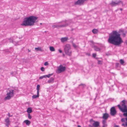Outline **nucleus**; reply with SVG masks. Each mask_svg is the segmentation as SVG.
Returning a JSON list of instances; mask_svg holds the SVG:
<instances>
[{
    "label": "nucleus",
    "mask_w": 127,
    "mask_h": 127,
    "mask_svg": "<svg viewBox=\"0 0 127 127\" xmlns=\"http://www.w3.org/2000/svg\"><path fill=\"white\" fill-rule=\"evenodd\" d=\"M118 33L116 31H113L109 35L108 39V42L115 45L119 46L123 42L122 39L120 37V35L123 37L126 36V32H124V30H120Z\"/></svg>",
    "instance_id": "f257e3e1"
},
{
    "label": "nucleus",
    "mask_w": 127,
    "mask_h": 127,
    "mask_svg": "<svg viewBox=\"0 0 127 127\" xmlns=\"http://www.w3.org/2000/svg\"><path fill=\"white\" fill-rule=\"evenodd\" d=\"M38 17L34 16H30L25 18L21 25L23 26H32L34 25V23L37 22L36 20Z\"/></svg>",
    "instance_id": "f03ea898"
},
{
    "label": "nucleus",
    "mask_w": 127,
    "mask_h": 127,
    "mask_svg": "<svg viewBox=\"0 0 127 127\" xmlns=\"http://www.w3.org/2000/svg\"><path fill=\"white\" fill-rule=\"evenodd\" d=\"M64 51L65 54L69 56H71L72 54L71 46L69 44H67L65 46Z\"/></svg>",
    "instance_id": "7ed1b4c3"
},
{
    "label": "nucleus",
    "mask_w": 127,
    "mask_h": 127,
    "mask_svg": "<svg viewBox=\"0 0 127 127\" xmlns=\"http://www.w3.org/2000/svg\"><path fill=\"white\" fill-rule=\"evenodd\" d=\"M15 94L13 92V91L10 89L9 90V92H7L6 94L7 96L5 97L4 100H9Z\"/></svg>",
    "instance_id": "20e7f679"
},
{
    "label": "nucleus",
    "mask_w": 127,
    "mask_h": 127,
    "mask_svg": "<svg viewBox=\"0 0 127 127\" xmlns=\"http://www.w3.org/2000/svg\"><path fill=\"white\" fill-rule=\"evenodd\" d=\"M66 67L65 66H63L62 65H61L58 67L57 73H60L64 71L65 70Z\"/></svg>",
    "instance_id": "39448f33"
},
{
    "label": "nucleus",
    "mask_w": 127,
    "mask_h": 127,
    "mask_svg": "<svg viewBox=\"0 0 127 127\" xmlns=\"http://www.w3.org/2000/svg\"><path fill=\"white\" fill-rule=\"evenodd\" d=\"M86 0H78L77 1H75L74 4L75 5H83L84 2Z\"/></svg>",
    "instance_id": "423d86ee"
},
{
    "label": "nucleus",
    "mask_w": 127,
    "mask_h": 127,
    "mask_svg": "<svg viewBox=\"0 0 127 127\" xmlns=\"http://www.w3.org/2000/svg\"><path fill=\"white\" fill-rule=\"evenodd\" d=\"M117 111L114 107H111L110 109V114L112 116H115L116 114Z\"/></svg>",
    "instance_id": "0eeeda50"
},
{
    "label": "nucleus",
    "mask_w": 127,
    "mask_h": 127,
    "mask_svg": "<svg viewBox=\"0 0 127 127\" xmlns=\"http://www.w3.org/2000/svg\"><path fill=\"white\" fill-rule=\"evenodd\" d=\"M89 42L90 43L91 45H92V47H93L95 50L98 51L100 50V49L99 48L94 45V43L93 41H90Z\"/></svg>",
    "instance_id": "6e6552de"
},
{
    "label": "nucleus",
    "mask_w": 127,
    "mask_h": 127,
    "mask_svg": "<svg viewBox=\"0 0 127 127\" xmlns=\"http://www.w3.org/2000/svg\"><path fill=\"white\" fill-rule=\"evenodd\" d=\"M94 122L93 123L92 127H98L99 126L100 123L98 121H94Z\"/></svg>",
    "instance_id": "1a4fd4ad"
},
{
    "label": "nucleus",
    "mask_w": 127,
    "mask_h": 127,
    "mask_svg": "<svg viewBox=\"0 0 127 127\" xmlns=\"http://www.w3.org/2000/svg\"><path fill=\"white\" fill-rule=\"evenodd\" d=\"M63 21L65 23V24H64L59 25V28L64 27H67L69 24H70V22L69 23H67V21L66 20H65V21Z\"/></svg>",
    "instance_id": "9d476101"
},
{
    "label": "nucleus",
    "mask_w": 127,
    "mask_h": 127,
    "mask_svg": "<svg viewBox=\"0 0 127 127\" xmlns=\"http://www.w3.org/2000/svg\"><path fill=\"white\" fill-rule=\"evenodd\" d=\"M120 3H121L123 4V2L121 1L120 0L117 2H116L114 1H112L111 3V4L114 6H115L119 4Z\"/></svg>",
    "instance_id": "9b49d317"
},
{
    "label": "nucleus",
    "mask_w": 127,
    "mask_h": 127,
    "mask_svg": "<svg viewBox=\"0 0 127 127\" xmlns=\"http://www.w3.org/2000/svg\"><path fill=\"white\" fill-rule=\"evenodd\" d=\"M5 125L6 126L8 127L9 125L10 124V122L9 120V118H7L5 119Z\"/></svg>",
    "instance_id": "f8f14e48"
},
{
    "label": "nucleus",
    "mask_w": 127,
    "mask_h": 127,
    "mask_svg": "<svg viewBox=\"0 0 127 127\" xmlns=\"http://www.w3.org/2000/svg\"><path fill=\"white\" fill-rule=\"evenodd\" d=\"M109 117V115L107 113L103 114L102 118L104 120L107 119Z\"/></svg>",
    "instance_id": "ddd939ff"
},
{
    "label": "nucleus",
    "mask_w": 127,
    "mask_h": 127,
    "mask_svg": "<svg viewBox=\"0 0 127 127\" xmlns=\"http://www.w3.org/2000/svg\"><path fill=\"white\" fill-rule=\"evenodd\" d=\"M54 78L53 77H51L48 81V83H52L54 82Z\"/></svg>",
    "instance_id": "4468645a"
},
{
    "label": "nucleus",
    "mask_w": 127,
    "mask_h": 127,
    "mask_svg": "<svg viewBox=\"0 0 127 127\" xmlns=\"http://www.w3.org/2000/svg\"><path fill=\"white\" fill-rule=\"evenodd\" d=\"M68 39V38L67 37H64L62 38L61 39V41L62 42H64L66 41Z\"/></svg>",
    "instance_id": "2eb2a0df"
},
{
    "label": "nucleus",
    "mask_w": 127,
    "mask_h": 127,
    "mask_svg": "<svg viewBox=\"0 0 127 127\" xmlns=\"http://www.w3.org/2000/svg\"><path fill=\"white\" fill-rule=\"evenodd\" d=\"M102 123L103 125L102 127H105L107 126V124L106 123V121L105 120H102Z\"/></svg>",
    "instance_id": "dca6fc26"
},
{
    "label": "nucleus",
    "mask_w": 127,
    "mask_h": 127,
    "mask_svg": "<svg viewBox=\"0 0 127 127\" xmlns=\"http://www.w3.org/2000/svg\"><path fill=\"white\" fill-rule=\"evenodd\" d=\"M35 49L37 51H40L41 52H43V50L40 47L35 48Z\"/></svg>",
    "instance_id": "f3484780"
},
{
    "label": "nucleus",
    "mask_w": 127,
    "mask_h": 127,
    "mask_svg": "<svg viewBox=\"0 0 127 127\" xmlns=\"http://www.w3.org/2000/svg\"><path fill=\"white\" fill-rule=\"evenodd\" d=\"M27 111L28 113H30L32 112V110L31 108L29 107L27 108Z\"/></svg>",
    "instance_id": "a211bd4d"
},
{
    "label": "nucleus",
    "mask_w": 127,
    "mask_h": 127,
    "mask_svg": "<svg viewBox=\"0 0 127 127\" xmlns=\"http://www.w3.org/2000/svg\"><path fill=\"white\" fill-rule=\"evenodd\" d=\"M37 93V95H34L32 96V98L33 99L36 98L37 97H38L39 96V93Z\"/></svg>",
    "instance_id": "6ab92c4d"
},
{
    "label": "nucleus",
    "mask_w": 127,
    "mask_h": 127,
    "mask_svg": "<svg viewBox=\"0 0 127 127\" xmlns=\"http://www.w3.org/2000/svg\"><path fill=\"white\" fill-rule=\"evenodd\" d=\"M24 122L27 125H29L31 123L30 121L28 120H26L24 121Z\"/></svg>",
    "instance_id": "aec40b11"
},
{
    "label": "nucleus",
    "mask_w": 127,
    "mask_h": 127,
    "mask_svg": "<svg viewBox=\"0 0 127 127\" xmlns=\"http://www.w3.org/2000/svg\"><path fill=\"white\" fill-rule=\"evenodd\" d=\"M92 32L94 34H96L98 32V31L96 29H94L92 30Z\"/></svg>",
    "instance_id": "412c9836"
},
{
    "label": "nucleus",
    "mask_w": 127,
    "mask_h": 127,
    "mask_svg": "<svg viewBox=\"0 0 127 127\" xmlns=\"http://www.w3.org/2000/svg\"><path fill=\"white\" fill-rule=\"evenodd\" d=\"M50 50L51 51H55V49L52 46H50L49 47Z\"/></svg>",
    "instance_id": "4be33fe9"
},
{
    "label": "nucleus",
    "mask_w": 127,
    "mask_h": 127,
    "mask_svg": "<svg viewBox=\"0 0 127 127\" xmlns=\"http://www.w3.org/2000/svg\"><path fill=\"white\" fill-rule=\"evenodd\" d=\"M13 89H11V90H12L13 91V92H14V93H15L17 91L18 92V89L17 88L15 87L14 88H13Z\"/></svg>",
    "instance_id": "5701e85b"
},
{
    "label": "nucleus",
    "mask_w": 127,
    "mask_h": 127,
    "mask_svg": "<svg viewBox=\"0 0 127 127\" xmlns=\"http://www.w3.org/2000/svg\"><path fill=\"white\" fill-rule=\"evenodd\" d=\"M40 87V86L39 85H38L37 86L36 90H37V93H39V88Z\"/></svg>",
    "instance_id": "b1692460"
},
{
    "label": "nucleus",
    "mask_w": 127,
    "mask_h": 127,
    "mask_svg": "<svg viewBox=\"0 0 127 127\" xmlns=\"http://www.w3.org/2000/svg\"><path fill=\"white\" fill-rule=\"evenodd\" d=\"M120 62L122 65H123L124 63V60L123 59H121L120 60Z\"/></svg>",
    "instance_id": "393cba45"
},
{
    "label": "nucleus",
    "mask_w": 127,
    "mask_h": 127,
    "mask_svg": "<svg viewBox=\"0 0 127 127\" xmlns=\"http://www.w3.org/2000/svg\"><path fill=\"white\" fill-rule=\"evenodd\" d=\"M96 56V54L95 53H93L92 54L93 57L94 58H95L96 59H97V58H95Z\"/></svg>",
    "instance_id": "a878e982"
},
{
    "label": "nucleus",
    "mask_w": 127,
    "mask_h": 127,
    "mask_svg": "<svg viewBox=\"0 0 127 127\" xmlns=\"http://www.w3.org/2000/svg\"><path fill=\"white\" fill-rule=\"evenodd\" d=\"M59 25H53L52 26V27L53 28H59Z\"/></svg>",
    "instance_id": "bb28decb"
},
{
    "label": "nucleus",
    "mask_w": 127,
    "mask_h": 127,
    "mask_svg": "<svg viewBox=\"0 0 127 127\" xmlns=\"http://www.w3.org/2000/svg\"><path fill=\"white\" fill-rule=\"evenodd\" d=\"M46 75H44L42 76H40L39 78V79H42L43 78H46Z\"/></svg>",
    "instance_id": "cd10ccee"
},
{
    "label": "nucleus",
    "mask_w": 127,
    "mask_h": 127,
    "mask_svg": "<svg viewBox=\"0 0 127 127\" xmlns=\"http://www.w3.org/2000/svg\"><path fill=\"white\" fill-rule=\"evenodd\" d=\"M102 64V62L101 61L98 60V64Z\"/></svg>",
    "instance_id": "c85d7f7f"
},
{
    "label": "nucleus",
    "mask_w": 127,
    "mask_h": 127,
    "mask_svg": "<svg viewBox=\"0 0 127 127\" xmlns=\"http://www.w3.org/2000/svg\"><path fill=\"white\" fill-rule=\"evenodd\" d=\"M28 118L29 119H31L32 117H31V116L30 113H28Z\"/></svg>",
    "instance_id": "c756f323"
},
{
    "label": "nucleus",
    "mask_w": 127,
    "mask_h": 127,
    "mask_svg": "<svg viewBox=\"0 0 127 127\" xmlns=\"http://www.w3.org/2000/svg\"><path fill=\"white\" fill-rule=\"evenodd\" d=\"M79 86H82V88H83L85 86V85L84 84H81L79 85Z\"/></svg>",
    "instance_id": "7c9ffc66"
},
{
    "label": "nucleus",
    "mask_w": 127,
    "mask_h": 127,
    "mask_svg": "<svg viewBox=\"0 0 127 127\" xmlns=\"http://www.w3.org/2000/svg\"><path fill=\"white\" fill-rule=\"evenodd\" d=\"M40 69L43 72L44 71L45 68L44 67H42Z\"/></svg>",
    "instance_id": "2f4dec72"
},
{
    "label": "nucleus",
    "mask_w": 127,
    "mask_h": 127,
    "mask_svg": "<svg viewBox=\"0 0 127 127\" xmlns=\"http://www.w3.org/2000/svg\"><path fill=\"white\" fill-rule=\"evenodd\" d=\"M72 45L75 48H76L77 47V46L75 44L73 43H72Z\"/></svg>",
    "instance_id": "473e14b6"
},
{
    "label": "nucleus",
    "mask_w": 127,
    "mask_h": 127,
    "mask_svg": "<svg viewBox=\"0 0 127 127\" xmlns=\"http://www.w3.org/2000/svg\"><path fill=\"white\" fill-rule=\"evenodd\" d=\"M9 40L10 42L14 43V41H13V40L12 39H9Z\"/></svg>",
    "instance_id": "72a5a7b5"
},
{
    "label": "nucleus",
    "mask_w": 127,
    "mask_h": 127,
    "mask_svg": "<svg viewBox=\"0 0 127 127\" xmlns=\"http://www.w3.org/2000/svg\"><path fill=\"white\" fill-rule=\"evenodd\" d=\"M44 64L46 66L47 65H48L49 64L48 63V62H45L44 63Z\"/></svg>",
    "instance_id": "f704fd0d"
},
{
    "label": "nucleus",
    "mask_w": 127,
    "mask_h": 127,
    "mask_svg": "<svg viewBox=\"0 0 127 127\" xmlns=\"http://www.w3.org/2000/svg\"><path fill=\"white\" fill-rule=\"evenodd\" d=\"M23 62L25 63H26L28 62V61L26 59H24L23 60Z\"/></svg>",
    "instance_id": "c9c22d12"
},
{
    "label": "nucleus",
    "mask_w": 127,
    "mask_h": 127,
    "mask_svg": "<svg viewBox=\"0 0 127 127\" xmlns=\"http://www.w3.org/2000/svg\"><path fill=\"white\" fill-rule=\"evenodd\" d=\"M119 65V64L118 63H116V65L117 67H118Z\"/></svg>",
    "instance_id": "e433bc0d"
},
{
    "label": "nucleus",
    "mask_w": 127,
    "mask_h": 127,
    "mask_svg": "<svg viewBox=\"0 0 127 127\" xmlns=\"http://www.w3.org/2000/svg\"><path fill=\"white\" fill-rule=\"evenodd\" d=\"M14 72H12L11 73V74L12 75V76H14Z\"/></svg>",
    "instance_id": "4c0bfd02"
},
{
    "label": "nucleus",
    "mask_w": 127,
    "mask_h": 127,
    "mask_svg": "<svg viewBox=\"0 0 127 127\" xmlns=\"http://www.w3.org/2000/svg\"><path fill=\"white\" fill-rule=\"evenodd\" d=\"M113 127H119V125H114Z\"/></svg>",
    "instance_id": "58836bf2"
},
{
    "label": "nucleus",
    "mask_w": 127,
    "mask_h": 127,
    "mask_svg": "<svg viewBox=\"0 0 127 127\" xmlns=\"http://www.w3.org/2000/svg\"><path fill=\"white\" fill-rule=\"evenodd\" d=\"M58 51H59L60 53H62V51L60 49H59Z\"/></svg>",
    "instance_id": "ea45409f"
},
{
    "label": "nucleus",
    "mask_w": 127,
    "mask_h": 127,
    "mask_svg": "<svg viewBox=\"0 0 127 127\" xmlns=\"http://www.w3.org/2000/svg\"><path fill=\"white\" fill-rule=\"evenodd\" d=\"M106 54L107 56H109L110 55V54L108 53H106Z\"/></svg>",
    "instance_id": "a19ab883"
},
{
    "label": "nucleus",
    "mask_w": 127,
    "mask_h": 127,
    "mask_svg": "<svg viewBox=\"0 0 127 127\" xmlns=\"http://www.w3.org/2000/svg\"><path fill=\"white\" fill-rule=\"evenodd\" d=\"M46 77H47L48 78H49L50 77V75H49V74L48 75H46Z\"/></svg>",
    "instance_id": "79ce46f5"
},
{
    "label": "nucleus",
    "mask_w": 127,
    "mask_h": 127,
    "mask_svg": "<svg viewBox=\"0 0 127 127\" xmlns=\"http://www.w3.org/2000/svg\"><path fill=\"white\" fill-rule=\"evenodd\" d=\"M94 121H93V119H91L90 120V122H93V121L94 122Z\"/></svg>",
    "instance_id": "37998d69"
},
{
    "label": "nucleus",
    "mask_w": 127,
    "mask_h": 127,
    "mask_svg": "<svg viewBox=\"0 0 127 127\" xmlns=\"http://www.w3.org/2000/svg\"><path fill=\"white\" fill-rule=\"evenodd\" d=\"M8 116L9 117H11V116H11L10 115V114L9 113H8Z\"/></svg>",
    "instance_id": "c03bdc74"
},
{
    "label": "nucleus",
    "mask_w": 127,
    "mask_h": 127,
    "mask_svg": "<svg viewBox=\"0 0 127 127\" xmlns=\"http://www.w3.org/2000/svg\"><path fill=\"white\" fill-rule=\"evenodd\" d=\"M53 74V73H52V74H49V75H50V76H52V75Z\"/></svg>",
    "instance_id": "a18cd8bd"
},
{
    "label": "nucleus",
    "mask_w": 127,
    "mask_h": 127,
    "mask_svg": "<svg viewBox=\"0 0 127 127\" xmlns=\"http://www.w3.org/2000/svg\"><path fill=\"white\" fill-rule=\"evenodd\" d=\"M78 127H81L80 126L78 125Z\"/></svg>",
    "instance_id": "49530a36"
},
{
    "label": "nucleus",
    "mask_w": 127,
    "mask_h": 127,
    "mask_svg": "<svg viewBox=\"0 0 127 127\" xmlns=\"http://www.w3.org/2000/svg\"><path fill=\"white\" fill-rule=\"evenodd\" d=\"M126 43L127 45V40H126Z\"/></svg>",
    "instance_id": "de8ad7c7"
},
{
    "label": "nucleus",
    "mask_w": 127,
    "mask_h": 127,
    "mask_svg": "<svg viewBox=\"0 0 127 127\" xmlns=\"http://www.w3.org/2000/svg\"><path fill=\"white\" fill-rule=\"evenodd\" d=\"M74 30V29H72L71 30V31H73Z\"/></svg>",
    "instance_id": "09e8293b"
},
{
    "label": "nucleus",
    "mask_w": 127,
    "mask_h": 127,
    "mask_svg": "<svg viewBox=\"0 0 127 127\" xmlns=\"http://www.w3.org/2000/svg\"><path fill=\"white\" fill-rule=\"evenodd\" d=\"M28 52H30L31 51L29 49H28Z\"/></svg>",
    "instance_id": "8fccbe9b"
},
{
    "label": "nucleus",
    "mask_w": 127,
    "mask_h": 127,
    "mask_svg": "<svg viewBox=\"0 0 127 127\" xmlns=\"http://www.w3.org/2000/svg\"><path fill=\"white\" fill-rule=\"evenodd\" d=\"M88 56H90V54L88 53Z\"/></svg>",
    "instance_id": "3c124183"
},
{
    "label": "nucleus",
    "mask_w": 127,
    "mask_h": 127,
    "mask_svg": "<svg viewBox=\"0 0 127 127\" xmlns=\"http://www.w3.org/2000/svg\"><path fill=\"white\" fill-rule=\"evenodd\" d=\"M120 10H121L122 11V8H121L120 9Z\"/></svg>",
    "instance_id": "603ef678"
},
{
    "label": "nucleus",
    "mask_w": 127,
    "mask_h": 127,
    "mask_svg": "<svg viewBox=\"0 0 127 127\" xmlns=\"http://www.w3.org/2000/svg\"><path fill=\"white\" fill-rule=\"evenodd\" d=\"M15 127H19L18 126H15Z\"/></svg>",
    "instance_id": "864d4df0"
},
{
    "label": "nucleus",
    "mask_w": 127,
    "mask_h": 127,
    "mask_svg": "<svg viewBox=\"0 0 127 127\" xmlns=\"http://www.w3.org/2000/svg\"><path fill=\"white\" fill-rule=\"evenodd\" d=\"M42 23H40V25H42Z\"/></svg>",
    "instance_id": "5fc2aeb1"
},
{
    "label": "nucleus",
    "mask_w": 127,
    "mask_h": 127,
    "mask_svg": "<svg viewBox=\"0 0 127 127\" xmlns=\"http://www.w3.org/2000/svg\"><path fill=\"white\" fill-rule=\"evenodd\" d=\"M61 22H59V23H61Z\"/></svg>",
    "instance_id": "6e6d98bb"
},
{
    "label": "nucleus",
    "mask_w": 127,
    "mask_h": 127,
    "mask_svg": "<svg viewBox=\"0 0 127 127\" xmlns=\"http://www.w3.org/2000/svg\"><path fill=\"white\" fill-rule=\"evenodd\" d=\"M63 55H64V54H63Z\"/></svg>",
    "instance_id": "4d7b16f0"
},
{
    "label": "nucleus",
    "mask_w": 127,
    "mask_h": 127,
    "mask_svg": "<svg viewBox=\"0 0 127 127\" xmlns=\"http://www.w3.org/2000/svg\"><path fill=\"white\" fill-rule=\"evenodd\" d=\"M86 54V55H87V54Z\"/></svg>",
    "instance_id": "13d9d810"
}]
</instances>
